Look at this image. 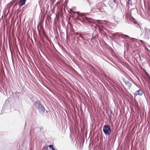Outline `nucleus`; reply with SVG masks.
I'll list each match as a JSON object with an SVG mask.
<instances>
[{
	"label": "nucleus",
	"mask_w": 150,
	"mask_h": 150,
	"mask_svg": "<svg viewBox=\"0 0 150 150\" xmlns=\"http://www.w3.org/2000/svg\"><path fill=\"white\" fill-rule=\"evenodd\" d=\"M128 4H131L132 3V1L131 0H128Z\"/></svg>",
	"instance_id": "nucleus-13"
},
{
	"label": "nucleus",
	"mask_w": 150,
	"mask_h": 150,
	"mask_svg": "<svg viewBox=\"0 0 150 150\" xmlns=\"http://www.w3.org/2000/svg\"><path fill=\"white\" fill-rule=\"evenodd\" d=\"M143 91L142 90L139 89L137 91H136L135 93V95H140L142 96L143 94Z\"/></svg>",
	"instance_id": "nucleus-7"
},
{
	"label": "nucleus",
	"mask_w": 150,
	"mask_h": 150,
	"mask_svg": "<svg viewBox=\"0 0 150 150\" xmlns=\"http://www.w3.org/2000/svg\"><path fill=\"white\" fill-rule=\"evenodd\" d=\"M75 13H76L79 15L76 18V20H79L82 22V20L83 22H85V20H86L89 22H92V19L90 18H89L85 16L86 15L85 13H79L78 12H74Z\"/></svg>",
	"instance_id": "nucleus-1"
},
{
	"label": "nucleus",
	"mask_w": 150,
	"mask_h": 150,
	"mask_svg": "<svg viewBox=\"0 0 150 150\" xmlns=\"http://www.w3.org/2000/svg\"><path fill=\"white\" fill-rule=\"evenodd\" d=\"M139 41H140V42L141 43H142V44H144V42L143 40H140Z\"/></svg>",
	"instance_id": "nucleus-14"
},
{
	"label": "nucleus",
	"mask_w": 150,
	"mask_h": 150,
	"mask_svg": "<svg viewBox=\"0 0 150 150\" xmlns=\"http://www.w3.org/2000/svg\"><path fill=\"white\" fill-rule=\"evenodd\" d=\"M123 79V81L125 83V82L128 81H126L125 79Z\"/></svg>",
	"instance_id": "nucleus-16"
},
{
	"label": "nucleus",
	"mask_w": 150,
	"mask_h": 150,
	"mask_svg": "<svg viewBox=\"0 0 150 150\" xmlns=\"http://www.w3.org/2000/svg\"><path fill=\"white\" fill-rule=\"evenodd\" d=\"M91 11H93V12H95V11H93V9H92L91 10Z\"/></svg>",
	"instance_id": "nucleus-20"
},
{
	"label": "nucleus",
	"mask_w": 150,
	"mask_h": 150,
	"mask_svg": "<svg viewBox=\"0 0 150 150\" xmlns=\"http://www.w3.org/2000/svg\"><path fill=\"white\" fill-rule=\"evenodd\" d=\"M79 37H77V38H76L78 39H79V37H80L81 38H82V39L83 38L81 34L80 33V34H79Z\"/></svg>",
	"instance_id": "nucleus-12"
},
{
	"label": "nucleus",
	"mask_w": 150,
	"mask_h": 150,
	"mask_svg": "<svg viewBox=\"0 0 150 150\" xmlns=\"http://www.w3.org/2000/svg\"><path fill=\"white\" fill-rule=\"evenodd\" d=\"M6 108V109H7L6 108V106L5 105H4L3 107L2 108V110L3 111H5V109Z\"/></svg>",
	"instance_id": "nucleus-11"
},
{
	"label": "nucleus",
	"mask_w": 150,
	"mask_h": 150,
	"mask_svg": "<svg viewBox=\"0 0 150 150\" xmlns=\"http://www.w3.org/2000/svg\"><path fill=\"white\" fill-rule=\"evenodd\" d=\"M97 10H99V9H98Z\"/></svg>",
	"instance_id": "nucleus-22"
},
{
	"label": "nucleus",
	"mask_w": 150,
	"mask_h": 150,
	"mask_svg": "<svg viewBox=\"0 0 150 150\" xmlns=\"http://www.w3.org/2000/svg\"><path fill=\"white\" fill-rule=\"evenodd\" d=\"M125 18L127 20L128 23H129V20L130 21H132V20L134 19L133 17H131L128 14H126L125 15Z\"/></svg>",
	"instance_id": "nucleus-6"
},
{
	"label": "nucleus",
	"mask_w": 150,
	"mask_h": 150,
	"mask_svg": "<svg viewBox=\"0 0 150 150\" xmlns=\"http://www.w3.org/2000/svg\"><path fill=\"white\" fill-rule=\"evenodd\" d=\"M145 34L146 39H150V30L149 29L147 28L145 29Z\"/></svg>",
	"instance_id": "nucleus-5"
},
{
	"label": "nucleus",
	"mask_w": 150,
	"mask_h": 150,
	"mask_svg": "<svg viewBox=\"0 0 150 150\" xmlns=\"http://www.w3.org/2000/svg\"><path fill=\"white\" fill-rule=\"evenodd\" d=\"M50 149L52 150H55V149L53 147V146L52 145H50L49 146Z\"/></svg>",
	"instance_id": "nucleus-10"
},
{
	"label": "nucleus",
	"mask_w": 150,
	"mask_h": 150,
	"mask_svg": "<svg viewBox=\"0 0 150 150\" xmlns=\"http://www.w3.org/2000/svg\"><path fill=\"white\" fill-rule=\"evenodd\" d=\"M46 112L47 113V111H46Z\"/></svg>",
	"instance_id": "nucleus-23"
},
{
	"label": "nucleus",
	"mask_w": 150,
	"mask_h": 150,
	"mask_svg": "<svg viewBox=\"0 0 150 150\" xmlns=\"http://www.w3.org/2000/svg\"><path fill=\"white\" fill-rule=\"evenodd\" d=\"M100 21V20H97V22H98V23H100V21Z\"/></svg>",
	"instance_id": "nucleus-17"
},
{
	"label": "nucleus",
	"mask_w": 150,
	"mask_h": 150,
	"mask_svg": "<svg viewBox=\"0 0 150 150\" xmlns=\"http://www.w3.org/2000/svg\"><path fill=\"white\" fill-rule=\"evenodd\" d=\"M75 34L76 35H79V34H80V33H78V32L76 33Z\"/></svg>",
	"instance_id": "nucleus-18"
},
{
	"label": "nucleus",
	"mask_w": 150,
	"mask_h": 150,
	"mask_svg": "<svg viewBox=\"0 0 150 150\" xmlns=\"http://www.w3.org/2000/svg\"><path fill=\"white\" fill-rule=\"evenodd\" d=\"M34 105L40 113L42 114L44 112L45 108L40 102H35L34 103Z\"/></svg>",
	"instance_id": "nucleus-2"
},
{
	"label": "nucleus",
	"mask_w": 150,
	"mask_h": 150,
	"mask_svg": "<svg viewBox=\"0 0 150 150\" xmlns=\"http://www.w3.org/2000/svg\"><path fill=\"white\" fill-rule=\"evenodd\" d=\"M103 131L106 135H109L111 133L110 126L108 125H105L103 127Z\"/></svg>",
	"instance_id": "nucleus-3"
},
{
	"label": "nucleus",
	"mask_w": 150,
	"mask_h": 150,
	"mask_svg": "<svg viewBox=\"0 0 150 150\" xmlns=\"http://www.w3.org/2000/svg\"><path fill=\"white\" fill-rule=\"evenodd\" d=\"M136 55H137V57L138 56L139 57H140V55L139 54H136Z\"/></svg>",
	"instance_id": "nucleus-19"
},
{
	"label": "nucleus",
	"mask_w": 150,
	"mask_h": 150,
	"mask_svg": "<svg viewBox=\"0 0 150 150\" xmlns=\"http://www.w3.org/2000/svg\"><path fill=\"white\" fill-rule=\"evenodd\" d=\"M125 84L129 88L132 85V83L129 81H128L127 82H125Z\"/></svg>",
	"instance_id": "nucleus-9"
},
{
	"label": "nucleus",
	"mask_w": 150,
	"mask_h": 150,
	"mask_svg": "<svg viewBox=\"0 0 150 150\" xmlns=\"http://www.w3.org/2000/svg\"><path fill=\"white\" fill-rule=\"evenodd\" d=\"M26 0H20L19 3V6H22L25 5Z\"/></svg>",
	"instance_id": "nucleus-8"
},
{
	"label": "nucleus",
	"mask_w": 150,
	"mask_h": 150,
	"mask_svg": "<svg viewBox=\"0 0 150 150\" xmlns=\"http://www.w3.org/2000/svg\"><path fill=\"white\" fill-rule=\"evenodd\" d=\"M132 40L133 41H135L137 40V39L134 38H132Z\"/></svg>",
	"instance_id": "nucleus-15"
},
{
	"label": "nucleus",
	"mask_w": 150,
	"mask_h": 150,
	"mask_svg": "<svg viewBox=\"0 0 150 150\" xmlns=\"http://www.w3.org/2000/svg\"><path fill=\"white\" fill-rule=\"evenodd\" d=\"M140 25H138V27L139 28H140Z\"/></svg>",
	"instance_id": "nucleus-21"
},
{
	"label": "nucleus",
	"mask_w": 150,
	"mask_h": 150,
	"mask_svg": "<svg viewBox=\"0 0 150 150\" xmlns=\"http://www.w3.org/2000/svg\"><path fill=\"white\" fill-rule=\"evenodd\" d=\"M110 34L113 37H115L116 36L121 37L122 38L129 39L130 37L127 35L125 34H121L118 33H110Z\"/></svg>",
	"instance_id": "nucleus-4"
}]
</instances>
